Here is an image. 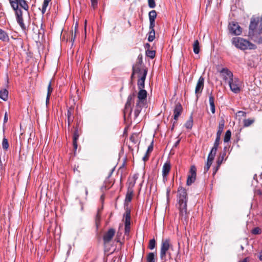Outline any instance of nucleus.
<instances>
[{"label":"nucleus","mask_w":262,"mask_h":262,"mask_svg":"<svg viewBox=\"0 0 262 262\" xmlns=\"http://www.w3.org/2000/svg\"><path fill=\"white\" fill-rule=\"evenodd\" d=\"M10 6L14 11L17 23L23 30L26 29L24 23L23 11L21 9L28 11L29 6L26 0H9Z\"/></svg>","instance_id":"f257e3e1"},{"label":"nucleus","mask_w":262,"mask_h":262,"mask_svg":"<svg viewBox=\"0 0 262 262\" xmlns=\"http://www.w3.org/2000/svg\"><path fill=\"white\" fill-rule=\"evenodd\" d=\"M187 200L186 190L182 186H179L177 191V200L179 204L180 216L181 220H186L188 217L187 211Z\"/></svg>","instance_id":"f03ea898"},{"label":"nucleus","mask_w":262,"mask_h":262,"mask_svg":"<svg viewBox=\"0 0 262 262\" xmlns=\"http://www.w3.org/2000/svg\"><path fill=\"white\" fill-rule=\"evenodd\" d=\"M232 43L237 48L242 50H246L248 48L250 49L256 48L255 45L251 43L248 40L239 37H233L232 40Z\"/></svg>","instance_id":"7ed1b4c3"},{"label":"nucleus","mask_w":262,"mask_h":262,"mask_svg":"<svg viewBox=\"0 0 262 262\" xmlns=\"http://www.w3.org/2000/svg\"><path fill=\"white\" fill-rule=\"evenodd\" d=\"M135 97V93L130 94L127 97V101L125 104V107L123 111L124 118L125 120L126 119V118H128L131 117L132 113L133 111V104L134 103Z\"/></svg>","instance_id":"20e7f679"},{"label":"nucleus","mask_w":262,"mask_h":262,"mask_svg":"<svg viewBox=\"0 0 262 262\" xmlns=\"http://www.w3.org/2000/svg\"><path fill=\"white\" fill-rule=\"evenodd\" d=\"M170 247V240L168 238L163 239L161 243V247L160 251V258L161 259H164L166 257V254Z\"/></svg>","instance_id":"39448f33"},{"label":"nucleus","mask_w":262,"mask_h":262,"mask_svg":"<svg viewBox=\"0 0 262 262\" xmlns=\"http://www.w3.org/2000/svg\"><path fill=\"white\" fill-rule=\"evenodd\" d=\"M228 29L230 33L234 35H239L242 32V28L238 25V23L232 21L229 24Z\"/></svg>","instance_id":"423d86ee"},{"label":"nucleus","mask_w":262,"mask_h":262,"mask_svg":"<svg viewBox=\"0 0 262 262\" xmlns=\"http://www.w3.org/2000/svg\"><path fill=\"white\" fill-rule=\"evenodd\" d=\"M135 185V181H130L128 182L127 190L126 192L125 199V204H127L129 202H131L134 193V189L133 188Z\"/></svg>","instance_id":"0eeeda50"},{"label":"nucleus","mask_w":262,"mask_h":262,"mask_svg":"<svg viewBox=\"0 0 262 262\" xmlns=\"http://www.w3.org/2000/svg\"><path fill=\"white\" fill-rule=\"evenodd\" d=\"M230 90L234 93H238L240 92L239 81L237 78H232L228 81Z\"/></svg>","instance_id":"6e6552de"},{"label":"nucleus","mask_w":262,"mask_h":262,"mask_svg":"<svg viewBox=\"0 0 262 262\" xmlns=\"http://www.w3.org/2000/svg\"><path fill=\"white\" fill-rule=\"evenodd\" d=\"M74 128L73 136V145L75 150L77 148V140L79 139L80 135L82 133V130L81 128L78 127H73Z\"/></svg>","instance_id":"1a4fd4ad"},{"label":"nucleus","mask_w":262,"mask_h":262,"mask_svg":"<svg viewBox=\"0 0 262 262\" xmlns=\"http://www.w3.org/2000/svg\"><path fill=\"white\" fill-rule=\"evenodd\" d=\"M196 168L194 165H192L190 167L189 172L190 174L188 176L187 180V185L189 186L192 183H194L196 179Z\"/></svg>","instance_id":"9d476101"},{"label":"nucleus","mask_w":262,"mask_h":262,"mask_svg":"<svg viewBox=\"0 0 262 262\" xmlns=\"http://www.w3.org/2000/svg\"><path fill=\"white\" fill-rule=\"evenodd\" d=\"M204 78L203 77L201 76L198 81L195 89V94L197 99L199 98V95H200L202 92L204 88Z\"/></svg>","instance_id":"9b49d317"},{"label":"nucleus","mask_w":262,"mask_h":262,"mask_svg":"<svg viewBox=\"0 0 262 262\" xmlns=\"http://www.w3.org/2000/svg\"><path fill=\"white\" fill-rule=\"evenodd\" d=\"M220 73L223 80L225 82H228L233 78V73L227 68H223L220 71Z\"/></svg>","instance_id":"f8f14e48"},{"label":"nucleus","mask_w":262,"mask_h":262,"mask_svg":"<svg viewBox=\"0 0 262 262\" xmlns=\"http://www.w3.org/2000/svg\"><path fill=\"white\" fill-rule=\"evenodd\" d=\"M258 24V20L254 18H252L249 27V36L251 37L254 36V31L257 28Z\"/></svg>","instance_id":"ddd939ff"},{"label":"nucleus","mask_w":262,"mask_h":262,"mask_svg":"<svg viewBox=\"0 0 262 262\" xmlns=\"http://www.w3.org/2000/svg\"><path fill=\"white\" fill-rule=\"evenodd\" d=\"M116 231L113 228H110L103 236V239L105 244L109 243L115 235Z\"/></svg>","instance_id":"4468645a"},{"label":"nucleus","mask_w":262,"mask_h":262,"mask_svg":"<svg viewBox=\"0 0 262 262\" xmlns=\"http://www.w3.org/2000/svg\"><path fill=\"white\" fill-rule=\"evenodd\" d=\"M183 111V107L180 103H176L173 110V119L177 121L179 117L181 115Z\"/></svg>","instance_id":"2eb2a0df"},{"label":"nucleus","mask_w":262,"mask_h":262,"mask_svg":"<svg viewBox=\"0 0 262 262\" xmlns=\"http://www.w3.org/2000/svg\"><path fill=\"white\" fill-rule=\"evenodd\" d=\"M171 168V165L170 162L167 161L165 163L163 166L162 168V176L163 178V181L165 182L167 180V176L170 171Z\"/></svg>","instance_id":"dca6fc26"},{"label":"nucleus","mask_w":262,"mask_h":262,"mask_svg":"<svg viewBox=\"0 0 262 262\" xmlns=\"http://www.w3.org/2000/svg\"><path fill=\"white\" fill-rule=\"evenodd\" d=\"M147 74V71L145 70L144 71V73L142 75L139 77V79L138 80V87L139 89H143L145 87V80L146 77V75Z\"/></svg>","instance_id":"f3484780"},{"label":"nucleus","mask_w":262,"mask_h":262,"mask_svg":"<svg viewBox=\"0 0 262 262\" xmlns=\"http://www.w3.org/2000/svg\"><path fill=\"white\" fill-rule=\"evenodd\" d=\"M144 104L145 103L137 101L134 112V119L138 117Z\"/></svg>","instance_id":"a211bd4d"},{"label":"nucleus","mask_w":262,"mask_h":262,"mask_svg":"<svg viewBox=\"0 0 262 262\" xmlns=\"http://www.w3.org/2000/svg\"><path fill=\"white\" fill-rule=\"evenodd\" d=\"M138 94V100L137 101L145 103L147 98V92L146 90L143 89H139Z\"/></svg>","instance_id":"6ab92c4d"},{"label":"nucleus","mask_w":262,"mask_h":262,"mask_svg":"<svg viewBox=\"0 0 262 262\" xmlns=\"http://www.w3.org/2000/svg\"><path fill=\"white\" fill-rule=\"evenodd\" d=\"M145 70L147 71V69L145 67H142V66H133L132 67V71H134L136 74H138L139 77H140L142 75Z\"/></svg>","instance_id":"aec40b11"},{"label":"nucleus","mask_w":262,"mask_h":262,"mask_svg":"<svg viewBox=\"0 0 262 262\" xmlns=\"http://www.w3.org/2000/svg\"><path fill=\"white\" fill-rule=\"evenodd\" d=\"M74 111V108L72 107H70L67 112L68 116V125L69 127L71 123L73 121V114Z\"/></svg>","instance_id":"412c9836"},{"label":"nucleus","mask_w":262,"mask_h":262,"mask_svg":"<svg viewBox=\"0 0 262 262\" xmlns=\"http://www.w3.org/2000/svg\"><path fill=\"white\" fill-rule=\"evenodd\" d=\"M0 40L7 42L10 41L8 33L1 29H0Z\"/></svg>","instance_id":"4be33fe9"},{"label":"nucleus","mask_w":262,"mask_h":262,"mask_svg":"<svg viewBox=\"0 0 262 262\" xmlns=\"http://www.w3.org/2000/svg\"><path fill=\"white\" fill-rule=\"evenodd\" d=\"M124 217H125V224H126L127 226L130 225V210L128 208L126 209Z\"/></svg>","instance_id":"5701e85b"},{"label":"nucleus","mask_w":262,"mask_h":262,"mask_svg":"<svg viewBox=\"0 0 262 262\" xmlns=\"http://www.w3.org/2000/svg\"><path fill=\"white\" fill-rule=\"evenodd\" d=\"M209 102L211 107V111L212 114H214L215 112V107L214 104V98L212 95V93L209 96Z\"/></svg>","instance_id":"b1692460"},{"label":"nucleus","mask_w":262,"mask_h":262,"mask_svg":"<svg viewBox=\"0 0 262 262\" xmlns=\"http://www.w3.org/2000/svg\"><path fill=\"white\" fill-rule=\"evenodd\" d=\"M217 149H215V148H212L211 151H210L208 158L207 161L209 162H211L212 163L213 160L215 156L216 153Z\"/></svg>","instance_id":"393cba45"},{"label":"nucleus","mask_w":262,"mask_h":262,"mask_svg":"<svg viewBox=\"0 0 262 262\" xmlns=\"http://www.w3.org/2000/svg\"><path fill=\"white\" fill-rule=\"evenodd\" d=\"M8 97V91L6 89L0 90V98L4 101H6Z\"/></svg>","instance_id":"a878e982"},{"label":"nucleus","mask_w":262,"mask_h":262,"mask_svg":"<svg viewBox=\"0 0 262 262\" xmlns=\"http://www.w3.org/2000/svg\"><path fill=\"white\" fill-rule=\"evenodd\" d=\"M192 125H193V116H192V114H191L188 120L186 122L184 126L186 128L190 129H191Z\"/></svg>","instance_id":"bb28decb"},{"label":"nucleus","mask_w":262,"mask_h":262,"mask_svg":"<svg viewBox=\"0 0 262 262\" xmlns=\"http://www.w3.org/2000/svg\"><path fill=\"white\" fill-rule=\"evenodd\" d=\"M224 127V121H222L219 123L218 129L216 133L217 136H221Z\"/></svg>","instance_id":"cd10ccee"},{"label":"nucleus","mask_w":262,"mask_h":262,"mask_svg":"<svg viewBox=\"0 0 262 262\" xmlns=\"http://www.w3.org/2000/svg\"><path fill=\"white\" fill-rule=\"evenodd\" d=\"M193 50L195 54H198L200 52L199 42L198 40H195L194 42Z\"/></svg>","instance_id":"c85d7f7f"},{"label":"nucleus","mask_w":262,"mask_h":262,"mask_svg":"<svg viewBox=\"0 0 262 262\" xmlns=\"http://www.w3.org/2000/svg\"><path fill=\"white\" fill-rule=\"evenodd\" d=\"M255 121L254 119H247L243 121L244 127H248L252 124Z\"/></svg>","instance_id":"c756f323"},{"label":"nucleus","mask_w":262,"mask_h":262,"mask_svg":"<svg viewBox=\"0 0 262 262\" xmlns=\"http://www.w3.org/2000/svg\"><path fill=\"white\" fill-rule=\"evenodd\" d=\"M147 262H155V255L154 253L150 252L147 254Z\"/></svg>","instance_id":"7c9ffc66"},{"label":"nucleus","mask_w":262,"mask_h":262,"mask_svg":"<svg viewBox=\"0 0 262 262\" xmlns=\"http://www.w3.org/2000/svg\"><path fill=\"white\" fill-rule=\"evenodd\" d=\"M51 1V0H44L41 9V13L42 14H45L46 12L47 8Z\"/></svg>","instance_id":"2f4dec72"},{"label":"nucleus","mask_w":262,"mask_h":262,"mask_svg":"<svg viewBox=\"0 0 262 262\" xmlns=\"http://www.w3.org/2000/svg\"><path fill=\"white\" fill-rule=\"evenodd\" d=\"M155 38V30H150L149 32V35L148 37V40L149 42L152 41Z\"/></svg>","instance_id":"473e14b6"},{"label":"nucleus","mask_w":262,"mask_h":262,"mask_svg":"<svg viewBox=\"0 0 262 262\" xmlns=\"http://www.w3.org/2000/svg\"><path fill=\"white\" fill-rule=\"evenodd\" d=\"M156 52L154 50H146V55L147 57H150L151 59H153L155 57Z\"/></svg>","instance_id":"72a5a7b5"},{"label":"nucleus","mask_w":262,"mask_h":262,"mask_svg":"<svg viewBox=\"0 0 262 262\" xmlns=\"http://www.w3.org/2000/svg\"><path fill=\"white\" fill-rule=\"evenodd\" d=\"M231 136V132L230 130H228L226 131L224 138V142H228L230 141V138Z\"/></svg>","instance_id":"f704fd0d"},{"label":"nucleus","mask_w":262,"mask_h":262,"mask_svg":"<svg viewBox=\"0 0 262 262\" xmlns=\"http://www.w3.org/2000/svg\"><path fill=\"white\" fill-rule=\"evenodd\" d=\"M149 20H155L157 17V14L155 10H151L149 12L148 14Z\"/></svg>","instance_id":"c9c22d12"},{"label":"nucleus","mask_w":262,"mask_h":262,"mask_svg":"<svg viewBox=\"0 0 262 262\" xmlns=\"http://www.w3.org/2000/svg\"><path fill=\"white\" fill-rule=\"evenodd\" d=\"M2 147L4 150H7L9 148V143L6 138H4L2 141Z\"/></svg>","instance_id":"e433bc0d"},{"label":"nucleus","mask_w":262,"mask_h":262,"mask_svg":"<svg viewBox=\"0 0 262 262\" xmlns=\"http://www.w3.org/2000/svg\"><path fill=\"white\" fill-rule=\"evenodd\" d=\"M226 156V152H224L222 154H221L220 155V156L219 157L217 160V161H216V163H217V165H221L223 160H224V157L225 156Z\"/></svg>","instance_id":"4c0bfd02"},{"label":"nucleus","mask_w":262,"mask_h":262,"mask_svg":"<svg viewBox=\"0 0 262 262\" xmlns=\"http://www.w3.org/2000/svg\"><path fill=\"white\" fill-rule=\"evenodd\" d=\"M221 136H217L216 137V139L215 140V142L213 144V146L212 148H215V149L217 150L218 146L220 144V141Z\"/></svg>","instance_id":"58836bf2"},{"label":"nucleus","mask_w":262,"mask_h":262,"mask_svg":"<svg viewBox=\"0 0 262 262\" xmlns=\"http://www.w3.org/2000/svg\"><path fill=\"white\" fill-rule=\"evenodd\" d=\"M142 63H143L142 55V54H140L138 56L137 62L136 63V64H134L133 66H142Z\"/></svg>","instance_id":"ea45409f"},{"label":"nucleus","mask_w":262,"mask_h":262,"mask_svg":"<svg viewBox=\"0 0 262 262\" xmlns=\"http://www.w3.org/2000/svg\"><path fill=\"white\" fill-rule=\"evenodd\" d=\"M156 246V241L154 238L151 239L149 241L148 248L152 250Z\"/></svg>","instance_id":"a19ab883"},{"label":"nucleus","mask_w":262,"mask_h":262,"mask_svg":"<svg viewBox=\"0 0 262 262\" xmlns=\"http://www.w3.org/2000/svg\"><path fill=\"white\" fill-rule=\"evenodd\" d=\"M212 164V162H209L208 161H207V163L206 164H205L204 167V173H206L207 172L208 170L209 169L211 165Z\"/></svg>","instance_id":"79ce46f5"},{"label":"nucleus","mask_w":262,"mask_h":262,"mask_svg":"<svg viewBox=\"0 0 262 262\" xmlns=\"http://www.w3.org/2000/svg\"><path fill=\"white\" fill-rule=\"evenodd\" d=\"M51 83H52V81L51 80L48 85V90H47V95H48V96L51 95V94L52 93L53 90V89L52 87Z\"/></svg>","instance_id":"37998d69"},{"label":"nucleus","mask_w":262,"mask_h":262,"mask_svg":"<svg viewBox=\"0 0 262 262\" xmlns=\"http://www.w3.org/2000/svg\"><path fill=\"white\" fill-rule=\"evenodd\" d=\"M148 5L150 8H154L156 5L155 0H148Z\"/></svg>","instance_id":"c03bdc74"},{"label":"nucleus","mask_w":262,"mask_h":262,"mask_svg":"<svg viewBox=\"0 0 262 262\" xmlns=\"http://www.w3.org/2000/svg\"><path fill=\"white\" fill-rule=\"evenodd\" d=\"M251 233L253 234H255V235H256V234H260L261 232H260V229L258 228V227H255V228H254L252 231H251Z\"/></svg>","instance_id":"a18cd8bd"},{"label":"nucleus","mask_w":262,"mask_h":262,"mask_svg":"<svg viewBox=\"0 0 262 262\" xmlns=\"http://www.w3.org/2000/svg\"><path fill=\"white\" fill-rule=\"evenodd\" d=\"M91 7L96 9L98 6V0H91Z\"/></svg>","instance_id":"49530a36"},{"label":"nucleus","mask_w":262,"mask_h":262,"mask_svg":"<svg viewBox=\"0 0 262 262\" xmlns=\"http://www.w3.org/2000/svg\"><path fill=\"white\" fill-rule=\"evenodd\" d=\"M253 41L258 44H262V36L256 37L255 39H253Z\"/></svg>","instance_id":"de8ad7c7"},{"label":"nucleus","mask_w":262,"mask_h":262,"mask_svg":"<svg viewBox=\"0 0 262 262\" xmlns=\"http://www.w3.org/2000/svg\"><path fill=\"white\" fill-rule=\"evenodd\" d=\"M154 148V141H152L148 147V149L146 151V152L149 154L150 153L152 150Z\"/></svg>","instance_id":"09e8293b"},{"label":"nucleus","mask_w":262,"mask_h":262,"mask_svg":"<svg viewBox=\"0 0 262 262\" xmlns=\"http://www.w3.org/2000/svg\"><path fill=\"white\" fill-rule=\"evenodd\" d=\"M155 26V20H149V29L150 30H155L154 27Z\"/></svg>","instance_id":"8fccbe9b"},{"label":"nucleus","mask_w":262,"mask_h":262,"mask_svg":"<svg viewBox=\"0 0 262 262\" xmlns=\"http://www.w3.org/2000/svg\"><path fill=\"white\" fill-rule=\"evenodd\" d=\"M100 216L99 215V214L98 213H97V214L96 215V220H95V223H96V225L97 228H98V226L100 223Z\"/></svg>","instance_id":"3c124183"},{"label":"nucleus","mask_w":262,"mask_h":262,"mask_svg":"<svg viewBox=\"0 0 262 262\" xmlns=\"http://www.w3.org/2000/svg\"><path fill=\"white\" fill-rule=\"evenodd\" d=\"M236 115L238 116L245 117L246 116V113L244 111H239L237 112Z\"/></svg>","instance_id":"603ef678"},{"label":"nucleus","mask_w":262,"mask_h":262,"mask_svg":"<svg viewBox=\"0 0 262 262\" xmlns=\"http://www.w3.org/2000/svg\"><path fill=\"white\" fill-rule=\"evenodd\" d=\"M125 233H128L130 231V225L127 226L126 224H125Z\"/></svg>","instance_id":"864d4df0"},{"label":"nucleus","mask_w":262,"mask_h":262,"mask_svg":"<svg viewBox=\"0 0 262 262\" xmlns=\"http://www.w3.org/2000/svg\"><path fill=\"white\" fill-rule=\"evenodd\" d=\"M149 156V154H148V153H147V152H146V154H145V156L143 157L142 160H143L144 162L146 161L148 159Z\"/></svg>","instance_id":"5fc2aeb1"},{"label":"nucleus","mask_w":262,"mask_h":262,"mask_svg":"<svg viewBox=\"0 0 262 262\" xmlns=\"http://www.w3.org/2000/svg\"><path fill=\"white\" fill-rule=\"evenodd\" d=\"M8 118L7 113L6 112L5 114V116H4V123H6L8 121Z\"/></svg>","instance_id":"6e6d98bb"},{"label":"nucleus","mask_w":262,"mask_h":262,"mask_svg":"<svg viewBox=\"0 0 262 262\" xmlns=\"http://www.w3.org/2000/svg\"><path fill=\"white\" fill-rule=\"evenodd\" d=\"M221 165H217V166L214 168V171L213 172V174H215L216 172V171L218 170L219 167H220Z\"/></svg>","instance_id":"4d7b16f0"},{"label":"nucleus","mask_w":262,"mask_h":262,"mask_svg":"<svg viewBox=\"0 0 262 262\" xmlns=\"http://www.w3.org/2000/svg\"><path fill=\"white\" fill-rule=\"evenodd\" d=\"M135 74H136V73L134 71H132V73L131 76H130L132 83L133 82V78H134V76H135Z\"/></svg>","instance_id":"13d9d810"},{"label":"nucleus","mask_w":262,"mask_h":262,"mask_svg":"<svg viewBox=\"0 0 262 262\" xmlns=\"http://www.w3.org/2000/svg\"><path fill=\"white\" fill-rule=\"evenodd\" d=\"M145 49L146 50H150V45L148 43H146L145 45Z\"/></svg>","instance_id":"bf43d9fd"},{"label":"nucleus","mask_w":262,"mask_h":262,"mask_svg":"<svg viewBox=\"0 0 262 262\" xmlns=\"http://www.w3.org/2000/svg\"><path fill=\"white\" fill-rule=\"evenodd\" d=\"M249 260L248 257H246L242 260L239 261L238 262H248Z\"/></svg>","instance_id":"052dcab7"},{"label":"nucleus","mask_w":262,"mask_h":262,"mask_svg":"<svg viewBox=\"0 0 262 262\" xmlns=\"http://www.w3.org/2000/svg\"><path fill=\"white\" fill-rule=\"evenodd\" d=\"M170 191V189L169 188H168L167 189V191H166V195H167V198H168V197H169Z\"/></svg>","instance_id":"680f3d73"},{"label":"nucleus","mask_w":262,"mask_h":262,"mask_svg":"<svg viewBox=\"0 0 262 262\" xmlns=\"http://www.w3.org/2000/svg\"><path fill=\"white\" fill-rule=\"evenodd\" d=\"M258 258L260 260L262 261V250L259 253Z\"/></svg>","instance_id":"e2e57ef3"},{"label":"nucleus","mask_w":262,"mask_h":262,"mask_svg":"<svg viewBox=\"0 0 262 262\" xmlns=\"http://www.w3.org/2000/svg\"><path fill=\"white\" fill-rule=\"evenodd\" d=\"M180 140H178V141H177L176 142V143H174V144L173 145V147H176L179 145V144L180 143Z\"/></svg>","instance_id":"0e129e2a"},{"label":"nucleus","mask_w":262,"mask_h":262,"mask_svg":"<svg viewBox=\"0 0 262 262\" xmlns=\"http://www.w3.org/2000/svg\"><path fill=\"white\" fill-rule=\"evenodd\" d=\"M50 96L47 95L46 98V104H48L49 103Z\"/></svg>","instance_id":"69168bd1"},{"label":"nucleus","mask_w":262,"mask_h":262,"mask_svg":"<svg viewBox=\"0 0 262 262\" xmlns=\"http://www.w3.org/2000/svg\"><path fill=\"white\" fill-rule=\"evenodd\" d=\"M138 178V176L137 174H135L134 176H133V180L132 181H135L136 182V180Z\"/></svg>","instance_id":"338daca9"},{"label":"nucleus","mask_w":262,"mask_h":262,"mask_svg":"<svg viewBox=\"0 0 262 262\" xmlns=\"http://www.w3.org/2000/svg\"><path fill=\"white\" fill-rule=\"evenodd\" d=\"M75 37H76V34L75 33V34L74 35L72 34V38H71V41L73 42L75 39Z\"/></svg>","instance_id":"774afa93"}]
</instances>
